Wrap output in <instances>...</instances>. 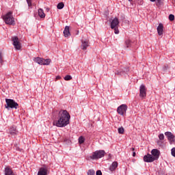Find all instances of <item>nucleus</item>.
Listing matches in <instances>:
<instances>
[{"label": "nucleus", "mask_w": 175, "mask_h": 175, "mask_svg": "<svg viewBox=\"0 0 175 175\" xmlns=\"http://www.w3.org/2000/svg\"><path fill=\"white\" fill-rule=\"evenodd\" d=\"M70 114L66 110H60L58 114V120L53 121V125L58 128H64L69 125Z\"/></svg>", "instance_id": "1"}, {"label": "nucleus", "mask_w": 175, "mask_h": 175, "mask_svg": "<svg viewBox=\"0 0 175 175\" xmlns=\"http://www.w3.org/2000/svg\"><path fill=\"white\" fill-rule=\"evenodd\" d=\"M12 12H8L5 15L3 16V20L8 25H15L14 17H13Z\"/></svg>", "instance_id": "2"}, {"label": "nucleus", "mask_w": 175, "mask_h": 175, "mask_svg": "<svg viewBox=\"0 0 175 175\" xmlns=\"http://www.w3.org/2000/svg\"><path fill=\"white\" fill-rule=\"evenodd\" d=\"M5 109H18V103H16L13 99L5 98Z\"/></svg>", "instance_id": "3"}, {"label": "nucleus", "mask_w": 175, "mask_h": 175, "mask_svg": "<svg viewBox=\"0 0 175 175\" xmlns=\"http://www.w3.org/2000/svg\"><path fill=\"white\" fill-rule=\"evenodd\" d=\"M106 152H105V150H96L93 152L92 155L90 156V159H100V158H103Z\"/></svg>", "instance_id": "4"}, {"label": "nucleus", "mask_w": 175, "mask_h": 175, "mask_svg": "<svg viewBox=\"0 0 175 175\" xmlns=\"http://www.w3.org/2000/svg\"><path fill=\"white\" fill-rule=\"evenodd\" d=\"M126 110H128V105L126 104H122L118 107L117 112L120 114V116L125 117V116H126Z\"/></svg>", "instance_id": "5"}, {"label": "nucleus", "mask_w": 175, "mask_h": 175, "mask_svg": "<svg viewBox=\"0 0 175 175\" xmlns=\"http://www.w3.org/2000/svg\"><path fill=\"white\" fill-rule=\"evenodd\" d=\"M12 41L13 42L12 44L16 50H20L21 49V43H20V41L18 40V37H12Z\"/></svg>", "instance_id": "6"}, {"label": "nucleus", "mask_w": 175, "mask_h": 175, "mask_svg": "<svg viewBox=\"0 0 175 175\" xmlns=\"http://www.w3.org/2000/svg\"><path fill=\"white\" fill-rule=\"evenodd\" d=\"M139 96L140 98H146L147 96V88L144 84L139 86Z\"/></svg>", "instance_id": "7"}, {"label": "nucleus", "mask_w": 175, "mask_h": 175, "mask_svg": "<svg viewBox=\"0 0 175 175\" xmlns=\"http://www.w3.org/2000/svg\"><path fill=\"white\" fill-rule=\"evenodd\" d=\"M165 135L167 137V140L170 142V144H174L175 143V135L172 132L167 131L165 133Z\"/></svg>", "instance_id": "8"}, {"label": "nucleus", "mask_w": 175, "mask_h": 175, "mask_svg": "<svg viewBox=\"0 0 175 175\" xmlns=\"http://www.w3.org/2000/svg\"><path fill=\"white\" fill-rule=\"evenodd\" d=\"M151 155L154 161H158L159 159V155H161V152L158 149H152L151 150Z\"/></svg>", "instance_id": "9"}, {"label": "nucleus", "mask_w": 175, "mask_h": 175, "mask_svg": "<svg viewBox=\"0 0 175 175\" xmlns=\"http://www.w3.org/2000/svg\"><path fill=\"white\" fill-rule=\"evenodd\" d=\"M88 47H90V42H88L87 40H82L81 44V50L85 51L87 50Z\"/></svg>", "instance_id": "10"}, {"label": "nucleus", "mask_w": 175, "mask_h": 175, "mask_svg": "<svg viewBox=\"0 0 175 175\" xmlns=\"http://www.w3.org/2000/svg\"><path fill=\"white\" fill-rule=\"evenodd\" d=\"M154 159L152 158V156L150 154H147L146 155L144 156V161L150 163L151 162H154Z\"/></svg>", "instance_id": "11"}, {"label": "nucleus", "mask_w": 175, "mask_h": 175, "mask_svg": "<svg viewBox=\"0 0 175 175\" xmlns=\"http://www.w3.org/2000/svg\"><path fill=\"white\" fill-rule=\"evenodd\" d=\"M9 133L11 136H14V137H16V136H17V133H18V131L15 126H12L9 129Z\"/></svg>", "instance_id": "12"}, {"label": "nucleus", "mask_w": 175, "mask_h": 175, "mask_svg": "<svg viewBox=\"0 0 175 175\" xmlns=\"http://www.w3.org/2000/svg\"><path fill=\"white\" fill-rule=\"evenodd\" d=\"M120 24V21H118V18H114L111 23V29H114V28L116 27H117V25H118Z\"/></svg>", "instance_id": "13"}, {"label": "nucleus", "mask_w": 175, "mask_h": 175, "mask_svg": "<svg viewBox=\"0 0 175 175\" xmlns=\"http://www.w3.org/2000/svg\"><path fill=\"white\" fill-rule=\"evenodd\" d=\"M157 33L159 36L163 35V24H159V26L157 27Z\"/></svg>", "instance_id": "14"}, {"label": "nucleus", "mask_w": 175, "mask_h": 175, "mask_svg": "<svg viewBox=\"0 0 175 175\" xmlns=\"http://www.w3.org/2000/svg\"><path fill=\"white\" fill-rule=\"evenodd\" d=\"M118 167V163L117 161H113L109 167L110 172H114Z\"/></svg>", "instance_id": "15"}, {"label": "nucleus", "mask_w": 175, "mask_h": 175, "mask_svg": "<svg viewBox=\"0 0 175 175\" xmlns=\"http://www.w3.org/2000/svg\"><path fill=\"white\" fill-rule=\"evenodd\" d=\"M64 35L66 38L70 36V31H69V26H66L64 30Z\"/></svg>", "instance_id": "16"}, {"label": "nucleus", "mask_w": 175, "mask_h": 175, "mask_svg": "<svg viewBox=\"0 0 175 175\" xmlns=\"http://www.w3.org/2000/svg\"><path fill=\"white\" fill-rule=\"evenodd\" d=\"M38 175H47V170L44 167H40L38 172Z\"/></svg>", "instance_id": "17"}, {"label": "nucleus", "mask_w": 175, "mask_h": 175, "mask_svg": "<svg viewBox=\"0 0 175 175\" xmlns=\"http://www.w3.org/2000/svg\"><path fill=\"white\" fill-rule=\"evenodd\" d=\"M38 16L40 17V18H44V17H46V14H44L43 9H38Z\"/></svg>", "instance_id": "18"}, {"label": "nucleus", "mask_w": 175, "mask_h": 175, "mask_svg": "<svg viewBox=\"0 0 175 175\" xmlns=\"http://www.w3.org/2000/svg\"><path fill=\"white\" fill-rule=\"evenodd\" d=\"M124 44L126 49H129V47H132V41H131V40H126Z\"/></svg>", "instance_id": "19"}, {"label": "nucleus", "mask_w": 175, "mask_h": 175, "mask_svg": "<svg viewBox=\"0 0 175 175\" xmlns=\"http://www.w3.org/2000/svg\"><path fill=\"white\" fill-rule=\"evenodd\" d=\"M34 61L39 65H43V58L36 57Z\"/></svg>", "instance_id": "20"}, {"label": "nucleus", "mask_w": 175, "mask_h": 175, "mask_svg": "<svg viewBox=\"0 0 175 175\" xmlns=\"http://www.w3.org/2000/svg\"><path fill=\"white\" fill-rule=\"evenodd\" d=\"M51 62V59H43L42 65H50Z\"/></svg>", "instance_id": "21"}, {"label": "nucleus", "mask_w": 175, "mask_h": 175, "mask_svg": "<svg viewBox=\"0 0 175 175\" xmlns=\"http://www.w3.org/2000/svg\"><path fill=\"white\" fill-rule=\"evenodd\" d=\"M64 6H65V4L63 2H60L57 4V9L61 10V9H64Z\"/></svg>", "instance_id": "22"}, {"label": "nucleus", "mask_w": 175, "mask_h": 175, "mask_svg": "<svg viewBox=\"0 0 175 175\" xmlns=\"http://www.w3.org/2000/svg\"><path fill=\"white\" fill-rule=\"evenodd\" d=\"M118 133H120V135H124V132H125V129H124V127L121 126L118 128Z\"/></svg>", "instance_id": "23"}, {"label": "nucleus", "mask_w": 175, "mask_h": 175, "mask_svg": "<svg viewBox=\"0 0 175 175\" xmlns=\"http://www.w3.org/2000/svg\"><path fill=\"white\" fill-rule=\"evenodd\" d=\"M84 142H85V138H84V137L81 136V137H79V144H83V143H84Z\"/></svg>", "instance_id": "24"}, {"label": "nucleus", "mask_w": 175, "mask_h": 175, "mask_svg": "<svg viewBox=\"0 0 175 175\" xmlns=\"http://www.w3.org/2000/svg\"><path fill=\"white\" fill-rule=\"evenodd\" d=\"M88 175H95V170H89L88 171Z\"/></svg>", "instance_id": "25"}, {"label": "nucleus", "mask_w": 175, "mask_h": 175, "mask_svg": "<svg viewBox=\"0 0 175 175\" xmlns=\"http://www.w3.org/2000/svg\"><path fill=\"white\" fill-rule=\"evenodd\" d=\"M64 80H66V81H69V80H72V76H70V75L65 76Z\"/></svg>", "instance_id": "26"}, {"label": "nucleus", "mask_w": 175, "mask_h": 175, "mask_svg": "<svg viewBox=\"0 0 175 175\" xmlns=\"http://www.w3.org/2000/svg\"><path fill=\"white\" fill-rule=\"evenodd\" d=\"M168 18H169L170 21H174V16L172 14L169 15Z\"/></svg>", "instance_id": "27"}, {"label": "nucleus", "mask_w": 175, "mask_h": 175, "mask_svg": "<svg viewBox=\"0 0 175 175\" xmlns=\"http://www.w3.org/2000/svg\"><path fill=\"white\" fill-rule=\"evenodd\" d=\"M115 75L122 76V75H124V72L122 71L116 70Z\"/></svg>", "instance_id": "28"}, {"label": "nucleus", "mask_w": 175, "mask_h": 175, "mask_svg": "<svg viewBox=\"0 0 175 175\" xmlns=\"http://www.w3.org/2000/svg\"><path fill=\"white\" fill-rule=\"evenodd\" d=\"M159 140H164L165 139V135L163 133L160 134L159 135Z\"/></svg>", "instance_id": "29"}, {"label": "nucleus", "mask_w": 175, "mask_h": 175, "mask_svg": "<svg viewBox=\"0 0 175 175\" xmlns=\"http://www.w3.org/2000/svg\"><path fill=\"white\" fill-rule=\"evenodd\" d=\"M156 5L157 6H161V5H162V1L161 0H156Z\"/></svg>", "instance_id": "30"}, {"label": "nucleus", "mask_w": 175, "mask_h": 175, "mask_svg": "<svg viewBox=\"0 0 175 175\" xmlns=\"http://www.w3.org/2000/svg\"><path fill=\"white\" fill-rule=\"evenodd\" d=\"M114 29V33H116V35L120 33V31L118 30V27H116L115 28H113Z\"/></svg>", "instance_id": "31"}, {"label": "nucleus", "mask_w": 175, "mask_h": 175, "mask_svg": "<svg viewBox=\"0 0 175 175\" xmlns=\"http://www.w3.org/2000/svg\"><path fill=\"white\" fill-rule=\"evenodd\" d=\"M3 62V56L2 55V52H0V64Z\"/></svg>", "instance_id": "32"}, {"label": "nucleus", "mask_w": 175, "mask_h": 175, "mask_svg": "<svg viewBox=\"0 0 175 175\" xmlns=\"http://www.w3.org/2000/svg\"><path fill=\"white\" fill-rule=\"evenodd\" d=\"M29 7L32 6V0H26Z\"/></svg>", "instance_id": "33"}, {"label": "nucleus", "mask_w": 175, "mask_h": 175, "mask_svg": "<svg viewBox=\"0 0 175 175\" xmlns=\"http://www.w3.org/2000/svg\"><path fill=\"white\" fill-rule=\"evenodd\" d=\"M123 72V74L125 73V72H129V68L126 67V68H124L122 71Z\"/></svg>", "instance_id": "34"}, {"label": "nucleus", "mask_w": 175, "mask_h": 175, "mask_svg": "<svg viewBox=\"0 0 175 175\" xmlns=\"http://www.w3.org/2000/svg\"><path fill=\"white\" fill-rule=\"evenodd\" d=\"M171 154H172V157H174V158H175V148H173L171 150Z\"/></svg>", "instance_id": "35"}, {"label": "nucleus", "mask_w": 175, "mask_h": 175, "mask_svg": "<svg viewBox=\"0 0 175 175\" xmlns=\"http://www.w3.org/2000/svg\"><path fill=\"white\" fill-rule=\"evenodd\" d=\"M96 175H102V171L97 170L96 172Z\"/></svg>", "instance_id": "36"}, {"label": "nucleus", "mask_w": 175, "mask_h": 175, "mask_svg": "<svg viewBox=\"0 0 175 175\" xmlns=\"http://www.w3.org/2000/svg\"><path fill=\"white\" fill-rule=\"evenodd\" d=\"M162 140H159V141H157V144H158V146H162Z\"/></svg>", "instance_id": "37"}, {"label": "nucleus", "mask_w": 175, "mask_h": 175, "mask_svg": "<svg viewBox=\"0 0 175 175\" xmlns=\"http://www.w3.org/2000/svg\"><path fill=\"white\" fill-rule=\"evenodd\" d=\"M167 68H168L167 66H165L163 68L164 72H166V70H167Z\"/></svg>", "instance_id": "38"}, {"label": "nucleus", "mask_w": 175, "mask_h": 175, "mask_svg": "<svg viewBox=\"0 0 175 175\" xmlns=\"http://www.w3.org/2000/svg\"><path fill=\"white\" fill-rule=\"evenodd\" d=\"M61 76L58 75L56 77V80H60Z\"/></svg>", "instance_id": "39"}, {"label": "nucleus", "mask_w": 175, "mask_h": 175, "mask_svg": "<svg viewBox=\"0 0 175 175\" xmlns=\"http://www.w3.org/2000/svg\"><path fill=\"white\" fill-rule=\"evenodd\" d=\"M46 12H50V8H46Z\"/></svg>", "instance_id": "40"}, {"label": "nucleus", "mask_w": 175, "mask_h": 175, "mask_svg": "<svg viewBox=\"0 0 175 175\" xmlns=\"http://www.w3.org/2000/svg\"><path fill=\"white\" fill-rule=\"evenodd\" d=\"M133 157H136V152H133Z\"/></svg>", "instance_id": "41"}, {"label": "nucleus", "mask_w": 175, "mask_h": 175, "mask_svg": "<svg viewBox=\"0 0 175 175\" xmlns=\"http://www.w3.org/2000/svg\"><path fill=\"white\" fill-rule=\"evenodd\" d=\"M150 2H155L157 0H150Z\"/></svg>", "instance_id": "42"}, {"label": "nucleus", "mask_w": 175, "mask_h": 175, "mask_svg": "<svg viewBox=\"0 0 175 175\" xmlns=\"http://www.w3.org/2000/svg\"><path fill=\"white\" fill-rule=\"evenodd\" d=\"M132 151H135V148H131Z\"/></svg>", "instance_id": "43"}, {"label": "nucleus", "mask_w": 175, "mask_h": 175, "mask_svg": "<svg viewBox=\"0 0 175 175\" xmlns=\"http://www.w3.org/2000/svg\"><path fill=\"white\" fill-rule=\"evenodd\" d=\"M64 142H68V139H64Z\"/></svg>", "instance_id": "44"}, {"label": "nucleus", "mask_w": 175, "mask_h": 175, "mask_svg": "<svg viewBox=\"0 0 175 175\" xmlns=\"http://www.w3.org/2000/svg\"><path fill=\"white\" fill-rule=\"evenodd\" d=\"M129 2H132L133 0H129Z\"/></svg>", "instance_id": "45"}]
</instances>
